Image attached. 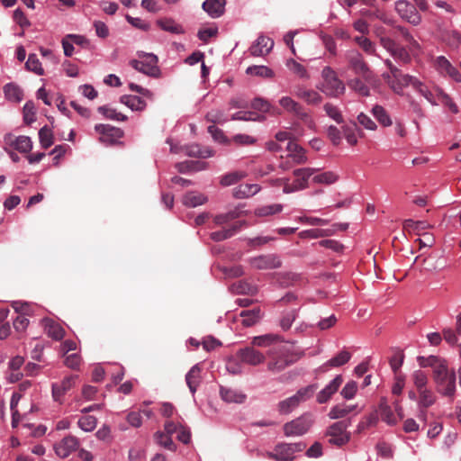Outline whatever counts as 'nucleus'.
<instances>
[{
  "label": "nucleus",
  "mask_w": 461,
  "mask_h": 461,
  "mask_svg": "<svg viewBox=\"0 0 461 461\" xmlns=\"http://www.w3.org/2000/svg\"><path fill=\"white\" fill-rule=\"evenodd\" d=\"M240 212L233 210L226 213L215 215L213 218L214 223L218 226H221L222 229L221 230L212 232L210 234L211 239L214 241H222L231 238L241 229L242 226L246 225V221H238L232 223L230 227H226V225L229 222L240 218Z\"/></svg>",
  "instance_id": "obj_1"
},
{
  "label": "nucleus",
  "mask_w": 461,
  "mask_h": 461,
  "mask_svg": "<svg viewBox=\"0 0 461 461\" xmlns=\"http://www.w3.org/2000/svg\"><path fill=\"white\" fill-rule=\"evenodd\" d=\"M268 363L267 369L272 373H280L288 366L295 362L296 358L293 353L283 345H274L267 352Z\"/></svg>",
  "instance_id": "obj_2"
},
{
  "label": "nucleus",
  "mask_w": 461,
  "mask_h": 461,
  "mask_svg": "<svg viewBox=\"0 0 461 461\" xmlns=\"http://www.w3.org/2000/svg\"><path fill=\"white\" fill-rule=\"evenodd\" d=\"M322 82L317 86L322 93L329 97L339 98L345 93V85L338 77L336 71L329 66L323 68L321 71Z\"/></svg>",
  "instance_id": "obj_3"
},
{
  "label": "nucleus",
  "mask_w": 461,
  "mask_h": 461,
  "mask_svg": "<svg viewBox=\"0 0 461 461\" xmlns=\"http://www.w3.org/2000/svg\"><path fill=\"white\" fill-rule=\"evenodd\" d=\"M345 58L349 68L356 75L361 77L367 84H372L375 81V75L360 52L355 50H348L345 54Z\"/></svg>",
  "instance_id": "obj_4"
},
{
  "label": "nucleus",
  "mask_w": 461,
  "mask_h": 461,
  "mask_svg": "<svg viewBox=\"0 0 461 461\" xmlns=\"http://www.w3.org/2000/svg\"><path fill=\"white\" fill-rule=\"evenodd\" d=\"M140 59H132L130 65L147 76L158 78L160 77V69L158 66V57L152 53H139Z\"/></svg>",
  "instance_id": "obj_5"
},
{
  "label": "nucleus",
  "mask_w": 461,
  "mask_h": 461,
  "mask_svg": "<svg viewBox=\"0 0 461 461\" xmlns=\"http://www.w3.org/2000/svg\"><path fill=\"white\" fill-rule=\"evenodd\" d=\"M317 384H310L301 388L297 393L278 403V411L281 414H288L294 411L302 402L311 398L317 390Z\"/></svg>",
  "instance_id": "obj_6"
},
{
  "label": "nucleus",
  "mask_w": 461,
  "mask_h": 461,
  "mask_svg": "<svg viewBox=\"0 0 461 461\" xmlns=\"http://www.w3.org/2000/svg\"><path fill=\"white\" fill-rule=\"evenodd\" d=\"M317 171L318 169L311 167L298 168L294 171L295 178L293 183H290L288 179H278L277 181L283 185L285 193H292L306 188L308 179Z\"/></svg>",
  "instance_id": "obj_7"
},
{
  "label": "nucleus",
  "mask_w": 461,
  "mask_h": 461,
  "mask_svg": "<svg viewBox=\"0 0 461 461\" xmlns=\"http://www.w3.org/2000/svg\"><path fill=\"white\" fill-rule=\"evenodd\" d=\"M306 447L303 442L298 443H280L276 446L272 452L267 453V457L276 461H293L294 453L302 452Z\"/></svg>",
  "instance_id": "obj_8"
},
{
  "label": "nucleus",
  "mask_w": 461,
  "mask_h": 461,
  "mask_svg": "<svg viewBox=\"0 0 461 461\" xmlns=\"http://www.w3.org/2000/svg\"><path fill=\"white\" fill-rule=\"evenodd\" d=\"M349 420H340L330 425L326 432V436L330 437V444L341 447L348 443L350 439V433L347 431Z\"/></svg>",
  "instance_id": "obj_9"
},
{
  "label": "nucleus",
  "mask_w": 461,
  "mask_h": 461,
  "mask_svg": "<svg viewBox=\"0 0 461 461\" xmlns=\"http://www.w3.org/2000/svg\"><path fill=\"white\" fill-rule=\"evenodd\" d=\"M313 420L311 415H303L284 425V433L287 437L302 436L305 434L311 428Z\"/></svg>",
  "instance_id": "obj_10"
},
{
  "label": "nucleus",
  "mask_w": 461,
  "mask_h": 461,
  "mask_svg": "<svg viewBox=\"0 0 461 461\" xmlns=\"http://www.w3.org/2000/svg\"><path fill=\"white\" fill-rule=\"evenodd\" d=\"M395 11L408 23L418 25L421 22V16L417 11V7L407 0H398L395 2Z\"/></svg>",
  "instance_id": "obj_11"
},
{
  "label": "nucleus",
  "mask_w": 461,
  "mask_h": 461,
  "mask_svg": "<svg viewBox=\"0 0 461 461\" xmlns=\"http://www.w3.org/2000/svg\"><path fill=\"white\" fill-rule=\"evenodd\" d=\"M279 104L287 112L292 113L304 123L308 125L312 123V120L310 114L305 111L303 105H301L298 102L294 101L290 96H283L279 100Z\"/></svg>",
  "instance_id": "obj_12"
},
{
  "label": "nucleus",
  "mask_w": 461,
  "mask_h": 461,
  "mask_svg": "<svg viewBox=\"0 0 461 461\" xmlns=\"http://www.w3.org/2000/svg\"><path fill=\"white\" fill-rule=\"evenodd\" d=\"M424 97L432 104H442L448 107L453 113H458V108L451 97L438 87H435L433 90L429 89Z\"/></svg>",
  "instance_id": "obj_13"
},
{
  "label": "nucleus",
  "mask_w": 461,
  "mask_h": 461,
  "mask_svg": "<svg viewBox=\"0 0 461 461\" xmlns=\"http://www.w3.org/2000/svg\"><path fill=\"white\" fill-rule=\"evenodd\" d=\"M456 372L451 370V372L434 382L437 385L438 392L443 396L448 397L451 401H453L456 390Z\"/></svg>",
  "instance_id": "obj_14"
},
{
  "label": "nucleus",
  "mask_w": 461,
  "mask_h": 461,
  "mask_svg": "<svg viewBox=\"0 0 461 461\" xmlns=\"http://www.w3.org/2000/svg\"><path fill=\"white\" fill-rule=\"evenodd\" d=\"M250 266L258 270L275 269L281 267L282 262L276 254L260 255L249 259Z\"/></svg>",
  "instance_id": "obj_15"
},
{
  "label": "nucleus",
  "mask_w": 461,
  "mask_h": 461,
  "mask_svg": "<svg viewBox=\"0 0 461 461\" xmlns=\"http://www.w3.org/2000/svg\"><path fill=\"white\" fill-rule=\"evenodd\" d=\"M95 131L101 135L100 141L108 145H113L123 136V131L110 124H96Z\"/></svg>",
  "instance_id": "obj_16"
},
{
  "label": "nucleus",
  "mask_w": 461,
  "mask_h": 461,
  "mask_svg": "<svg viewBox=\"0 0 461 461\" xmlns=\"http://www.w3.org/2000/svg\"><path fill=\"white\" fill-rule=\"evenodd\" d=\"M79 445L80 443L77 437L68 435L54 445V450L59 457L66 458L78 449Z\"/></svg>",
  "instance_id": "obj_17"
},
{
  "label": "nucleus",
  "mask_w": 461,
  "mask_h": 461,
  "mask_svg": "<svg viewBox=\"0 0 461 461\" xmlns=\"http://www.w3.org/2000/svg\"><path fill=\"white\" fill-rule=\"evenodd\" d=\"M238 358L243 364L258 366L265 361V355L253 347H246L237 351Z\"/></svg>",
  "instance_id": "obj_18"
},
{
  "label": "nucleus",
  "mask_w": 461,
  "mask_h": 461,
  "mask_svg": "<svg viewBox=\"0 0 461 461\" xmlns=\"http://www.w3.org/2000/svg\"><path fill=\"white\" fill-rule=\"evenodd\" d=\"M77 375H69L65 377L61 383H55L52 384V396L56 402L61 403L62 397L76 384Z\"/></svg>",
  "instance_id": "obj_19"
},
{
  "label": "nucleus",
  "mask_w": 461,
  "mask_h": 461,
  "mask_svg": "<svg viewBox=\"0 0 461 461\" xmlns=\"http://www.w3.org/2000/svg\"><path fill=\"white\" fill-rule=\"evenodd\" d=\"M419 393V400H418V405L420 407V414L419 418L426 420L427 418V411L426 409L432 406L437 400V396L432 392V390L426 388L421 391H418Z\"/></svg>",
  "instance_id": "obj_20"
},
{
  "label": "nucleus",
  "mask_w": 461,
  "mask_h": 461,
  "mask_svg": "<svg viewBox=\"0 0 461 461\" xmlns=\"http://www.w3.org/2000/svg\"><path fill=\"white\" fill-rule=\"evenodd\" d=\"M343 383L341 375H338L328 385H326L318 394L317 402L321 404L327 402L336 393Z\"/></svg>",
  "instance_id": "obj_21"
},
{
  "label": "nucleus",
  "mask_w": 461,
  "mask_h": 461,
  "mask_svg": "<svg viewBox=\"0 0 461 461\" xmlns=\"http://www.w3.org/2000/svg\"><path fill=\"white\" fill-rule=\"evenodd\" d=\"M273 46L274 41L270 38L261 35L258 38L257 42L249 48V51L255 57L265 56L270 52Z\"/></svg>",
  "instance_id": "obj_22"
},
{
  "label": "nucleus",
  "mask_w": 461,
  "mask_h": 461,
  "mask_svg": "<svg viewBox=\"0 0 461 461\" xmlns=\"http://www.w3.org/2000/svg\"><path fill=\"white\" fill-rule=\"evenodd\" d=\"M220 395L228 403H242L247 398L240 391L224 386L220 388Z\"/></svg>",
  "instance_id": "obj_23"
},
{
  "label": "nucleus",
  "mask_w": 461,
  "mask_h": 461,
  "mask_svg": "<svg viewBox=\"0 0 461 461\" xmlns=\"http://www.w3.org/2000/svg\"><path fill=\"white\" fill-rule=\"evenodd\" d=\"M286 151V156L292 158L295 164H303L307 160L305 150L294 141H288Z\"/></svg>",
  "instance_id": "obj_24"
},
{
  "label": "nucleus",
  "mask_w": 461,
  "mask_h": 461,
  "mask_svg": "<svg viewBox=\"0 0 461 461\" xmlns=\"http://www.w3.org/2000/svg\"><path fill=\"white\" fill-rule=\"evenodd\" d=\"M351 358V354L347 350L340 351L338 355L330 358L329 361L324 363L320 370L321 372H327L330 367H339L347 364Z\"/></svg>",
  "instance_id": "obj_25"
},
{
  "label": "nucleus",
  "mask_w": 461,
  "mask_h": 461,
  "mask_svg": "<svg viewBox=\"0 0 461 461\" xmlns=\"http://www.w3.org/2000/svg\"><path fill=\"white\" fill-rule=\"evenodd\" d=\"M225 0H206L203 3V9L212 17L217 18L223 14Z\"/></svg>",
  "instance_id": "obj_26"
},
{
  "label": "nucleus",
  "mask_w": 461,
  "mask_h": 461,
  "mask_svg": "<svg viewBox=\"0 0 461 461\" xmlns=\"http://www.w3.org/2000/svg\"><path fill=\"white\" fill-rule=\"evenodd\" d=\"M260 190L257 184H241L233 189V196L237 199H245L255 195Z\"/></svg>",
  "instance_id": "obj_27"
},
{
  "label": "nucleus",
  "mask_w": 461,
  "mask_h": 461,
  "mask_svg": "<svg viewBox=\"0 0 461 461\" xmlns=\"http://www.w3.org/2000/svg\"><path fill=\"white\" fill-rule=\"evenodd\" d=\"M45 331L50 338L55 340H61L66 333L59 323L50 319L45 320Z\"/></svg>",
  "instance_id": "obj_28"
},
{
  "label": "nucleus",
  "mask_w": 461,
  "mask_h": 461,
  "mask_svg": "<svg viewBox=\"0 0 461 461\" xmlns=\"http://www.w3.org/2000/svg\"><path fill=\"white\" fill-rule=\"evenodd\" d=\"M201 368L198 365L194 366L189 372L185 375V382L187 386L190 389V392L194 394L197 387L200 384L201 377H200Z\"/></svg>",
  "instance_id": "obj_29"
},
{
  "label": "nucleus",
  "mask_w": 461,
  "mask_h": 461,
  "mask_svg": "<svg viewBox=\"0 0 461 461\" xmlns=\"http://www.w3.org/2000/svg\"><path fill=\"white\" fill-rule=\"evenodd\" d=\"M240 317L241 318V323L243 326L250 327L260 320L261 312L259 308L243 310L241 311Z\"/></svg>",
  "instance_id": "obj_30"
},
{
  "label": "nucleus",
  "mask_w": 461,
  "mask_h": 461,
  "mask_svg": "<svg viewBox=\"0 0 461 461\" xmlns=\"http://www.w3.org/2000/svg\"><path fill=\"white\" fill-rule=\"evenodd\" d=\"M393 77H394V84L398 86H400L399 91H393L395 94L402 95V89L405 86H412L414 81L416 80L415 77H412L408 74H403L399 68L397 69V74H393Z\"/></svg>",
  "instance_id": "obj_31"
},
{
  "label": "nucleus",
  "mask_w": 461,
  "mask_h": 461,
  "mask_svg": "<svg viewBox=\"0 0 461 461\" xmlns=\"http://www.w3.org/2000/svg\"><path fill=\"white\" fill-rule=\"evenodd\" d=\"M286 68L299 78L308 80L310 78V74L308 73L306 68L301 63L297 62L294 59H288L285 62Z\"/></svg>",
  "instance_id": "obj_32"
},
{
  "label": "nucleus",
  "mask_w": 461,
  "mask_h": 461,
  "mask_svg": "<svg viewBox=\"0 0 461 461\" xmlns=\"http://www.w3.org/2000/svg\"><path fill=\"white\" fill-rule=\"evenodd\" d=\"M342 131L347 141L354 146L357 143V135L361 132L357 124L354 122L342 126Z\"/></svg>",
  "instance_id": "obj_33"
},
{
  "label": "nucleus",
  "mask_w": 461,
  "mask_h": 461,
  "mask_svg": "<svg viewBox=\"0 0 461 461\" xmlns=\"http://www.w3.org/2000/svg\"><path fill=\"white\" fill-rule=\"evenodd\" d=\"M157 24L159 28H161L163 31L176 33V34H181L184 33V30L182 26L175 22V20L171 18H161L157 21Z\"/></svg>",
  "instance_id": "obj_34"
},
{
  "label": "nucleus",
  "mask_w": 461,
  "mask_h": 461,
  "mask_svg": "<svg viewBox=\"0 0 461 461\" xmlns=\"http://www.w3.org/2000/svg\"><path fill=\"white\" fill-rule=\"evenodd\" d=\"M121 103L127 105L129 108L134 111H142L146 107V102L140 97L136 95H122L121 97Z\"/></svg>",
  "instance_id": "obj_35"
},
{
  "label": "nucleus",
  "mask_w": 461,
  "mask_h": 461,
  "mask_svg": "<svg viewBox=\"0 0 461 461\" xmlns=\"http://www.w3.org/2000/svg\"><path fill=\"white\" fill-rule=\"evenodd\" d=\"M366 82L362 78L356 77L348 82V86L359 95L369 96L370 90Z\"/></svg>",
  "instance_id": "obj_36"
},
{
  "label": "nucleus",
  "mask_w": 461,
  "mask_h": 461,
  "mask_svg": "<svg viewBox=\"0 0 461 461\" xmlns=\"http://www.w3.org/2000/svg\"><path fill=\"white\" fill-rule=\"evenodd\" d=\"M299 308H293L290 310H286L283 312L282 318L280 320V326L282 330H288L293 322L298 316Z\"/></svg>",
  "instance_id": "obj_37"
},
{
  "label": "nucleus",
  "mask_w": 461,
  "mask_h": 461,
  "mask_svg": "<svg viewBox=\"0 0 461 461\" xmlns=\"http://www.w3.org/2000/svg\"><path fill=\"white\" fill-rule=\"evenodd\" d=\"M354 405L338 404L333 406L330 412L329 417L330 419H341L346 417L348 413L355 410Z\"/></svg>",
  "instance_id": "obj_38"
},
{
  "label": "nucleus",
  "mask_w": 461,
  "mask_h": 461,
  "mask_svg": "<svg viewBox=\"0 0 461 461\" xmlns=\"http://www.w3.org/2000/svg\"><path fill=\"white\" fill-rule=\"evenodd\" d=\"M206 202V197L199 193L189 192L183 198V203L189 207H196Z\"/></svg>",
  "instance_id": "obj_39"
},
{
  "label": "nucleus",
  "mask_w": 461,
  "mask_h": 461,
  "mask_svg": "<svg viewBox=\"0 0 461 461\" xmlns=\"http://www.w3.org/2000/svg\"><path fill=\"white\" fill-rule=\"evenodd\" d=\"M11 144L21 153H28L32 149V140L27 136L16 137Z\"/></svg>",
  "instance_id": "obj_40"
},
{
  "label": "nucleus",
  "mask_w": 461,
  "mask_h": 461,
  "mask_svg": "<svg viewBox=\"0 0 461 461\" xmlns=\"http://www.w3.org/2000/svg\"><path fill=\"white\" fill-rule=\"evenodd\" d=\"M429 225L423 221H413L411 219L405 220L403 222V228L407 231H413L417 235H421V231L428 229Z\"/></svg>",
  "instance_id": "obj_41"
},
{
  "label": "nucleus",
  "mask_w": 461,
  "mask_h": 461,
  "mask_svg": "<svg viewBox=\"0 0 461 461\" xmlns=\"http://www.w3.org/2000/svg\"><path fill=\"white\" fill-rule=\"evenodd\" d=\"M372 113L375 117V119L381 123L383 126H390L392 125V120L386 112V110L378 104H375L372 108Z\"/></svg>",
  "instance_id": "obj_42"
},
{
  "label": "nucleus",
  "mask_w": 461,
  "mask_h": 461,
  "mask_svg": "<svg viewBox=\"0 0 461 461\" xmlns=\"http://www.w3.org/2000/svg\"><path fill=\"white\" fill-rule=\"evenodd\" d=\"M302 280L299 274L293 272H285L278 275L277 281L283 286L294 285Z\"/></svg>",
  "instance_id": "obj_43"
},
{
  "label": "nucleus",
  "mask_w": 461,
  "mask_h": 461,
  "mask_svg": "<svg viewBox=\"0 0 461 461\" xmlns=\"http://www.w3.org/2000/svg\"><path fill=\"white\" fill-rule=\"evenodd\" d=\"M186 155L189 157L210 158L213 155V152L208 148L202 149L199 145L195 144L186 148Z\"/></svg>",
  "instance_id": "obj_44"
},
{
  "label": "nucleus",
  "mask_w": 461,
  "mask_h": 461,
  "mask_svg": "<svg viewBox=\"0 0 461 461\" xmlns=\"http://www.w3.org/2000/svg\"><path fill=\"white\" fill-rule=\"evenodd\" d=\"M283 210L282 204H270L258 207L255 210V215L258 217L270 216L279 213Z\"/></svg>",
  "instance_id": "obj_45"
},
{
  "label": "nucleus",
  "mask_w": 461,
  "mask_h": 461,
  "mask_svg": "<svg viewBox=\"0 0 461 461\" xmlns=\"http://www.w3.org/2000/svg\"><path fill=\"white\" fill-rule=\"evenodd\" d=\"M247 74L260 77L271 78L274 77V71L266 66H251L247 68Z\"/></svg>",
  "instance_id": "obj_46"
},
{
  "label": "nucleus",
  "mask_w": 461,
  "mask_h": 461,
  "mask_svg": "<svg viewBox=\"0 0 461 461\" xmlns=\"http://www.w3.org/2000/svg\"><path fill=\"white\" fill-rule=\"evenodd\" d=\"M403 359H404V354H403L402 350L398 349V348L394 349V353L391 357L390 361H389L390 366H391L393 372L394 373V375L400 374L399 370H400L401 366H402Z\"/></svg>",
  "instance_id": "obj_47"
},
{
  "label": "nucleus",
  "mask_w": 461,
  "mask_h": 461,
  "mask_svg": "<svg viewBox=\"0 0 461 461\" xmlns=\"http://www.w3.org/2000/svg\"><path fill=\"white\" fill-rule=\"evenodd\" d=\"M413 384L417 391H421L427 388L429 382L428 375L421 370H416L411 375Z\"/></svg>",
  "instance_id": "obj_48"
},
{
  "label": "nucleus",
  "mask_w": 461,
  "mask_h": 461,
  "mask_svg": "<svg viewBox=\"0 0 461 461\" xmlns=\"http://www.w3.org/2000/svg\"><path fill=\"white\" fill-rule=\"evenodd\" d=\"M278 340V337L271 334H267L259 337H255L252 340L253 346L258 347H267L270 346L271 348L274 345H276V342Z\"/></svg>",
  "instance_id": "obj_49"
},
{
  "label": "nucleus",
  "mask_w": 461,
  "mask_h": 461,
  "mask_svg": "<svg viewBox=\"0 0 461 461\" xmlns=\"http://www.w3.org/2000/svg\"><path fill=\"white\" fill-rule=\"evenodd\" d=\"M39 139L43 149H48L53 144V134L48 126L42 127L39 131Z\"/></svg>",
  "instance_id": "obj_50"
},
{
  "label": "nucleus",
  "mask_w": 461,
  "mask_h": 461,
  "mask_svg": "<svg viewBox=\"0 0 461 461\" xmlns=\"http://www.w3.org/2000/svg\"><path fill=\"white\" fill-rule=\"evenodd\" d=\"M78 427L84 431H93L97 424V420L95 416L86 415L81 417L77 421Z\"/></svg>",
  "instance_id": "obj_51"
},
{
  "label": "nucleus",
  "mask_w": 461,
  "mask_h": 461,
  "mask_svg": "<svg viewBox=\"0 0 461 461\" xmlns=\"http://www.w3.org/2000/svg\"><path fill=\"white\" fill-rule=\"evenodd\" d=\"M5 96L12 101L20 102L22 100L23 93L21 89L14 84H7L4 87Z\"/></svg>",
  "instance_id": "obj_52"
},
{
  "label": "nucleus",
  "mask_w": 461,
  "mask_h": 461,
  "mask_svg": "<svg viewBox=\"0 0 461 461\" xmlns=\"http://www.w3.org/2000/svg\"><path fill=\"white\" fill-rule=\"evenodd\" d=\"M28 70L34 72L37 75H43V68L36 54H30L25 63Z\"/></svg>",
  "instance_id": "obj_53"
},
{
  "label": "nucleus",
  "mask_w": 461,
  "mask_h": 461,
  "mask_svg": "<svg viewBox=\"0 0 461 461\" xmlns=\"http://www.w3.org/2000/svg\"><path fill=\"white\" fill-rule=\"evenodd\" d=\"M337 180H338V176L331 171L321 173L319 175L314 176L312 178V181L314 183L324 184V185L333 184Z\"/></svg>",
  "instance_id": "obj_54"
},
{
  "label": "nucleus",
  "mask_w": 461,
  "mask_h": 461,
  "mask_svg": "<svg viewBox=\"0 0 461 461\" xmlns=\"http://www.w3.org/2000/svg\"><path fill=\"white\" fill-rule=\"evenodd\" d=\"M323 109L326 114L331 119H333L336 122H343V116L341 114V112L336 105L332 104L331 103H326L323 106Z\"/></svg>",
  "instance_id": "obj_55"
},
{
  "label": "nucleus",
  "mask_w": 461,
  "mask_h": 461,
  "mask_svg": "<svg viewBox=\"0 0 461 461\" xmlns=\"http://www.w3.org/2000/svg\"><path fill=\"white\" fill-rule=\"evenodd\" d=\"M355 41L358 44V46L369 55L375 54V46L374 42H372L368 38L363 36H357L355 38Z\"/></svg>",
  "instance_id": "obj_56"
},
{
  "label": "nucleus",
  "mask_w": 461,
  "mask_h": 461,
  "mask_svg": "<svg viewBox=\"0 0 461 461\" xmlns=\"http://www.w3.org/2000/svg\"><path fill=\"white\" fill-rule=\"evenodd\" d=\"M333 234V230H322V229H314V230H303L300 232V237L302 238H312V239H317L321 237H327Z\"/></svg>",
  "instance_id": "obj_57"
},
{
  "label": "nucleus",
  "mask_w": 461,
  "mask_h": 461,
  "mask_svg": "<svg viewBox=\"0 0 461 461\" xmlns=\"http://www.w3.org/2000/svg\"><path fill=\"white\" fill-rule=\"evenodd\" d=\"M226 368L228 372L232 375H239L242 373V363L240 358H238L237 354L228 359Z\"/></svg>",
  "instance_id": "obj_58"
},
{
  "label": "nucleus",
  "mask_w": 461,
  "mask_h": 461,
  "mask_svg": "<svg viewBox=\"0 0 461 461\" xmlns=\"http://www.w3.org/2000/svg\"><path fill=\"white\" fill-rule=\"evenodd\" d=\"M98 112L102 113L104 117L111 119V120H116V121H126L127 117L121 113H117L114 109L109 108L107 106H100L98 108Z\"/></svg>",
  "instance_id": "obj_59"
},
{
  "label": "nucleus",
  "mask_w": 461,
  "mask_h": 461,
  "mask_svg": "<svg viewBox=\"0 0 461 461\" xmlns=\"http://www.w3.org/2000/svg\"><path fill=\"white\" fill-rule=\"evenodd\" d=\"M449 372H451V370L448 369L446 360L440 358L433 367V380H438Z\"/></svg>",
  "instance_id": "obj_60"
},
{
  "label": "nucleus",
  "mask_w": 461,
  "mask_h": 461,
  "mask_svg": "<svg viewBox=\"0 0 461 461\" xmlns=\"http://www.w3.org/2000/svg\"><path fill=\"white\" fill-rule=\"evenodd\" d=\"M155 437L159 445L163 446L165 448L168 450L176 451V446L173 442L170 436L165 435L163 432H157L155 434Z\"/></svg>",
  "instance_id": "obj_61"
},
{
  "label": "nucleus",
  "mask_w": 461,
  "mask_h": 461,
  "mask_svg": "<svg viewBox=\"0 0 461 461\" xmlns=\"http://www.w3.org/2000/svg\"><path fill=\"white\" fill-rule=\"evenodd\" d=\"M434 66L441 75L446 76L452 64L444 56H439L436 58Z\"/></svg>",
  "instance_id": "obj_62"
},
{
  "label": "nucleus",
  "mask_w": 461,
  "mask_h": 461,
  "mask_svg": "<svg viewBox=\"0 0 461 461\" xmlns=\"http://www.w3.org/2000/svg\"><path fill=\"white\" fill-rule=\"evenodd\" d=\"M23 121L27 125L35 121V107L32 102H27L23 106Z\"/></svg>",
  "instance_id": "obj_63"
},
{
  "label": "nucleus",
  "mask_w": 461,
  "mask_h": 461,
  "mask_svg": "<svg viewBox=\"0 0 461 461\" xmlns=\"http://www.w3.org/2000/svg\"><path fill=\"white\" fill-rule=\"evenodd\" d=\"M396 60L407 64L411 61V56L405 48L398 45L391 54Z\"/></svg>",
  "instance_id": "obj_64"
}]
</instances>
